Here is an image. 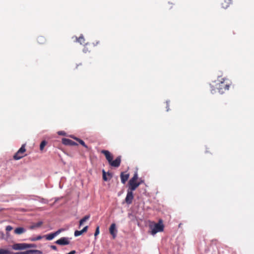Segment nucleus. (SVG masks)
Instances as JSON below:
<instances>
[{"mask_svg": "<svg viewBox=\"0 0 254 254\" xmlns=\"http://www.w3.org/2000/svg\"><path fill=\"white\" fill-rule=\"evenodd\" d=\"M230 85V81L228 79L218 77L216 80L210 83L211 92L213 93L217 89L220 94H223L229 90Z\"/></svg>", "mask_w": 254, "mask_h": 254, "instance_id": "obj_1", "label": "nucleus"}, {"mask_svg": "<svg viewBox=\"0 0 254 254\" xmlns=\"http://www.w3.org/2000/svg\"><path fill=\"white\" fill-rule=\"evenodd\" d=\"M101 152L105 155L107 160L111 166L115 168H118L120 166L121 163V156H118L115 160H113V156L108 150H102Z\"/></svg>", "mask_w": 254, "mask_h": 254, "instance_id": "obj_2", "label": "nucleus"}, {"mask_svg": "<svg viewBox=\"0 0 254 254\" xmlns=\"http://www.w3.org/2000/svg\"><path fill=\"white\" fill-rule=\"evenodd\" d=\"M149 227L151 230V234L153 235H154L158 232L163 231L164 228L162 219H160L157 223L151 222L149 224Z\"/></svg>", "mask_w": 254, "mask_h": 254, "instance_id": "obj_3", "label": "nucleus"}, {"mask_svg": "<svg viewBox=\"0 0 254 254\" xmlns=\"http://www.w3.org/2000/svg\"><path fill=\"white\" fill-rule=\"evenodd\" d=\"M25 144H24L21 146L20 149L14 154V155L13 156V159L16 160L21 159L22 158L26 156V154H25Z\"/></svg>", "mask_w": 254, "mask_h": 254, "instance_id": "obj_4", "label": "nucleus"}, {"mask_svg": "<svg viewBox=\"0 0 254 254\" xmlns=\"http://www.w3.org/2000/svg\"><path fill=\"white\" fill-rule=\"evenodd\" d=\"M56 244L64 246L69 244V239L67 237H62L55 242Z\"/></svg>", "mask_w": 254, "mask_h": 254, "instance_id": "obj_5", "label": "nucleus"}, {"mask_svg": "<svg viewBox=\"0 0 254 254\" xmlns=\"http://www.w3.org/2000/svg\"><path fill=\"white\" fill-rule=\"evenodd\" d=\"M141 184L140 182H137L136 181H130L128 182V190L133 191Z\"/></svg>", "mask_w": 254, "mask_h": 254, "instance_id": "obj_6", "label": "nucleus"}, {"mask_svg": "<svg viewBox=\"0 0 254 254\" xmlns=\"http://www.w3.org/2000/svg\"><path fill=\"white\" fill-rule=\"evenodd\" d=\"M64 229H60L54 233H50L45 236L47 240L50 241L53 240L56 236L60 234L62 232L64 231Z\"/></svg>", "mask_w": 254, "mask_h": 254, "instance_id": "obj_7", "label": "nucleus"}, {"mask_svg": "<svg viewBox=\"0 0 254 254\" xmlns=\"http://www.w3.org/2000/svg\"><path fill=\"white\" fill-rule=\"evenodd\" d=\"M132 191H133L128 190H127V192L126 197L125 198V201L126 203L128 204H131L133 199V195Z\"/></svg>", "mask_w": 254, "mask_h": 254, "instance_id": "obj_8", "label": "nucleus"}, {"mask_svg": "<svg viewBox=\"0 0 254 254\" xmlns=\"http://www.w3.org/2000/svg\"><path fill=\"white\" fill-rule=\"evenodd\" d=\"M12 248L14 250H23L26 249V243H16L12 245Z\"/></svg>", "mask_w": 254, "mask_h": 254, "instance_id": "obj_9", "label": "nucleus"}, {"mask_svg": "<svg viewBox=\"0 0 254 254\" xmlns=\"http://www.w3.org/2000/svg\"><path fill=\"white\" fill-rule=\"evenodd\" d=\"M62 142L63 144L65 145H70V146H75L77 145V143L73 141V140L66 138H64L62 139Z\"/></svg>", "mask_w": 254, "mask_h": 254, "instance_id": "obj_10", "label": "nucleus"}, {"mask_svg": "<svg viewBox=\"0 0 254 254\" xmlns=\"http://www.w3.org/2000/svg\"><path fill=\"white\" fill-rule=\"evenodd\" d=\"M109 231L110 234L112 235L113 238H115L116 237L117 230L116 229V224L113 223L110 227Z\"/></svg>", "mask_w": 254, "mask_h": 254, "instance_id": "obj_11", "label": "nucleus"}, {"mask_svg": "<svg viewBox=\"0 0 254 254\" xmlns=\"http://www.w3.org/2000/svg\"><path fill=\"white\" fill-rule=\"evenodd\" d=\"M102 173L103 179L104 181H107L108 180L111 179V178L112 177V174L111 173L108 172L107 173H106L104 170H102Z\"/></svg>", "mask_w": 254, "mask_h": 254, "instance_id": "obj_12", "label": "nucleus"}, {"mask_svg": "<svg viewBox=\"0 0 254 254\" xmlns=\"http://www.w3.org/2000/svg\"><path fill=\"white\" fill-rule=\"evenodd\" d=\"M232 3V0H223L221 2V6L224 8H227Z\"/></svg>", "mask_w": 254, "mask_h": 254, "instance_id": "obj_13", "label": "nucleus"}, {"mask_svg": "<svg viewBox=\"0 0 254 254\" xmlns=\"http://www.w3.org/2000/svg\"><path fill=\"white\" fill-rule=\"evenodd\" d=\"M121 182L123 184H125L126 182L127 181L129 178V174H125L124 172H122L121 173Z\"/></svg>", "mask_w": 254, "mask_h": 254, "instance_id": "obj_14", "label": "nucleus"}, {"mask_svg": "<svg viewBox=\"0 0 254 254\" xmlns=\"http://www.w3.org/2000/svg\"><path fill=\"white\" fill-rule=\"evenodd\" d=\"M43 224L42 221H39L36 223H33L29 227V229L33 230L37 228L40 227Z\"/></svg>", "mask_w": 254, "mask_h": 254, "instance_id": "obj_15", "label": "nucleus"}, {"mask_svg": "<svg viewBox=\"0 0 254 254\" xmlns=\"http://www.w3.org/2000/svg\"><path fill=\"white\" fill-rule=\"evenodd\" d=\"M14 233L17 235L22 234L26 232V230L23 227H17L14 230Z\"/></svg>", "mask_w": 254, "mask_h": 254, "instance_id": "obj_16", "label": "nucleus"}, {"mask_svg": "<svg viewBox=\"0 0 254 254\" xmlns=\"http://www.w3.org/2000/svg\"><path fill=\"white\" fill-rule=\"evenodd\" d=\"M46 38L42 36H40L37 38L38 42L40 44H43L46 42Z\"/></svg>", "mask_w": 254, "mask_h": 254, "instance_id": "obj_17", "label": "nucleus"}, {"mask_svg": "<svg viewBox=\"0 0 254 254\" xmlns=\"http://www.w3.org/2000/svg\"><path fill=\"white\" fill-rule=\"evenodd\" d=\"M90 218V215H86L82 219H81L79 221V226H81L83 224V223L88 220Z\"/></svg>", "mask_w": 254, "mask_h": 254, "instance_id": "obj_18", "label": "nucleus"}, {"mask_svg": "<svg viewBox=\"0 0 254 254\" xmlns=\"http://www.w3.org/2000/svg\"><path fill=\"white\" fill-rule=\"evenodd\" d=\"M74 139L77 140L81 145H82L83 146H84L85 148H86V149H88V146L85 144V142L83 141V140L79 139V138H76V137H75Z\"/></svg>", "mask_w": 254, "mask_h": 254, "instance_id": "obj_19", "label": "nucleus"}, {"mask_svg": "<svg viewBox=\"0 0 254 254\" xmlns=\"http://www.w3.org/2000/svg\"><path fill=\"white\" fill-rule=\"evenodd\" d=\"M47 142L46 140H43L40 145V150L43 151L45 146L47 145Z\"/></svg>", "mask_w": 254, "mask_h": 254, "instance_id": "obj_20", "label": "nucleus"}, {"mask_svg": "<svg viewBox=\"0 0 254 254\" xmlns=\"http://www.w3.org/2000/svg\"><path fill=\"white\" fill-rule=\"evenodd\" d=\"M10 252L8 250L0 249V254H10Z\"/></svg>", "mask_w": 254, "mask_h": 254, "instance_id": "obj_21", "label": "nucleus"}, {"mask_svg": "<svg viewBox=\"0 0 254 254\" xmlns=\"http://www.w3.org/2000/svg\"><path fill=\"white\" fill-rule=\"evenodd\" d=\"M42 238V237L41 236H38L36 237H32L30 238V240L31 241H36L41 240Z\"/></svg>", "mask_w": 254, "mask_h": 254, "instance_id": "obj_22", "label": "nucleus"}, {"mask_svg": "<svg viewBox=\"0 0 254 254\" xmlns=\"http://www.w3.org/2000/svg\"><path fill=\"white\" fill-rule=\"evenodd\" d=\"M78 42H79L81 44H85V39L83 36H80L77 39Z\"/></svg>", "mask_w": 254, "mask_h": 254, "instance_id": "obj_23", "label": "nucleus"}, {"mask_svg": "<svg viewBox=\"0 0 254 254\" xmlns=\"http://www.w3.org/2000/svg\"><path fill=\"white\" fill-rule=\"evenodd\" d=\"M137 179H138V174H137V172H136L134 174V175L132 177V178H131L129 181H136Z\"/></svg>", "mask_w": 254, "mask_h": 254, "instance_id": "obj_24", "label": "nucleus"}, {"mask_svg": "<svg viewBox=\"0 0 254 254\" xmlns=\"http://www.w3.org/2000/svg\"><path fill=\"white\" fill-rule=\"evenodd\" d=\"M32 251H30V250H27L25 252H17L13 254H31L32 253Z\"/></svg>", "mask_w": 254, "mask_h": 254, "instance_id": "obj_25", "label": "nucleus"}, {"mask_svg": "<svg viewBox=\"0 0 254 254\" xmlns=\"http://www.w3.org/2000/svg\"><path fill=\"white\" fill-rule=\"evenodd\" d=\"M30 251H32V252L31 254H42V252L41 251L37 250H31Z\"/></svg>", "mask_w": 254, "mask_h": 254, "instance_id": "obj_26", "label": "nucleus"}, {"mask_svg": "<svg viewBox=\"0 0 254 254\" xmlns=\"http://www.w3.org/2000/svg\"><path fill=\"white\" fill-rule=\"evenodd\" d=\"M26 249L36 247V245L34 244H26Z\"/></svg>", "mask_w": 254, "mask_h": 254, "instance_id": "obj_27", "label": "nucleus"}, {"mask_svg": "<svg viewBox=\"0 0 254 254\" xmlns=\"http://www.w3.org/2000/svg\"><path fill=\"white\" fill-rule=\"evenodd\" d=\"M83 234L82 232L81 231H78V230H76L75 232H74V236L75 237H78L81 235H82Z\"/></svg>", "mask_w": 254, "mask_h": 254, "instance_id": "obj_28", "label": "nucleus"}, {"mask_svg": "<svg viewBox=\"0 0 254 254\" xmlns=\"http://www.w3.org/2000/svg\"><path fill=\"white\" fill-rule=\"evenodd\" d=\"M99 234V227H97L94 234L95 237H96Z\"/></svg>", "mask_w": 254, "mask_h": 254, "instance_id": "obj_29", "label": "nucleus"}, {"mask_svg": "<svg viewBox=\"0 0 254 254\" xmlns=\"http://www.w3.org/2000/svg\"><path fill=\"white\" fill-rule=\"evenodd\" d=\"M5 230L8 232L10 231L11 230H12V227L10 225L7 226Z\"/></svg>", "mask_w": 254, "mask_h": 254, "instance_id": "obj_30", "label": "nucleus"}, {"mask_svg": "<svg viewBox=\"0 0 254 254\" xmlns=\"http://www.w3.org/2000/svg\"><path fill=\"white\" fill-rule=\"evenodd\" d=\"M88 227L87 226L84 227L83 229L81 230L83 233L86 232L88 230Z\"/></svg>", "mask_w": 254, "mask_h": 254, "instance_id": "obj_31", "label": "nucleus"}, {"mask_svg": "<svg viewBox=\"0 0 254 254\" xmlns=\"http://www.w3.org/2000/svg\"><path fill=\"white\" fill-rule=\"evenodd\" d=\"M51 248L52 249V250H54L55 251H57V248L56 246L55 245H52L51 246Z\"/></svg>", "mask_w": 254, "mask_h": 254, "instance_id": "obj_32", "label": "nucleus"}, {"mask_svg": "<svg viewBox=\"0 0 254 254\" xmlns=\"http://www.w3.org/2000/svg\"><path fill=\"white\" fill-rule=\"evenodd\" d=\"M75 253H76L75 251L73 250V251L70 252L69 253H68L67 254H75Z\"/></svg>", "mask_w": 254, "mask_h": 254, "instance_id": "obj_33", "label": "nucleus"}, {"mask_svg": "<svg viewBox=\"0 0 254 254\" xmlns=\"http://www.w3.org/2000/svg\"><path fill=\"white\" fill-rule=\"evenodd\" d=\"M59 134H63V132H62V131H60L59 132Z\"/></svg>", "mask_w": 254, "mask_h": 254, "instance_id": "obj_34", "label": "nucleus"}, {"mask_svg": "<svg viewBox=\"0 0 254 254\" xmlns=\"http://www.w3.org/2000/svg\"><path fill=\"white\" fill-rule=\"evenodd\" d=\"M139 182H140L141 184L143 182V181H140Z\"/></svg>", "mask_w": 254, "mask_h": 254, "instance_id": "obj_35", "label": "nucleus"}]
</instances>
